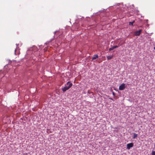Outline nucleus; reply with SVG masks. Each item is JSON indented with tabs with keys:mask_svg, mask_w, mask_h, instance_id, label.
Instances as JSON below:
<instances>
[{
	"mask_svg": "<svg viewBox=\"0 0 155 155\" xmlns=\"http://www.w3.org/2000/svg\"><path fill=\"white\" fill-rule=\"evenodd\" d=\"M72 86V84L70 81H68L64 87L61 88V89L63 92H65L69 89Z\"/></svg>",
	"mask_w": 155,
	"mask_h": 155,
	"instance_id": "f257e3e1",
	"label": "nucleus"
},
{
	"mask_svg": "<svg viewBox=\"0 0 155 155\" xmlns=\"http://www.w3.org/2000/svg\"><path fill=\"white\" fill-rule=\"evenodd\" d=\"M6 74L5 72L2 70L0 71V78H3L4 77H7V76H5Z\"/></svg>",
	"mask_w": 155,
	"mask_h": 155,
	"instance_id": "f03ea898",
	"label": "nucleus"
},
{
	"mask_svg": "<svg viewBox=\"0 0 155 155\" xmlns=\"http://www.w3.org/2000/svg\"><path fill=\"white\" fill-rule=\"evenodd\" d=\"M127 87V85L123 83L120 85L119 86V90H124Z\"/></svg>",
	"mask_w": 155,
	"mask_h": 155,
	"instance_id": "7ed1b4c3",
	"label": "nucleus"
},
{
	"mask_svg": "<svg viewBox=\"0 0 155 155\" xmlns=\"http://www.w3.org/2000/svg\"><path fill=\"white\" fill-rule=\"evenodd\" d=\"M134 146V144L132 143H128L127 144V149L129 150L130 149L131 147H132Z\"/></svg>",
	"mask_w": 155,
	"mask_h": 155,
	"instance_id": "20e7f679",
	"label": "nucleus"
},
{
	"mask_svg": "<svg viewBox=\"0 0 155 155\" xmlns=\"http://www.w3.org/2000/svg\"><path fill=\"white\" fill-rule=\"evenodd\" d=\"M142 31V30L141 29L139 30L138 31H137L135 32L134 34L136 36H139L140 35L141 32Z\"/></svg>",
	"mask_w": 155,
	"mask_h": 155,
	"instance_id": "39448f33",
	"label": "nucleus"
},
{
	"mask_svg": "<svg viewBox=\"0 0 155 155\" xmlns=\"http://www.w3.org/2000/svg\"><path fill=\"white\" fill-rule=\"evenodd\" d=\"M118 46H117V45H115V46H113L111 48H110L109 49V51H111V50H113L114 49V48H118Z\"/></svg>",
	"mask_w": 155,
	"mask_h": 155,
	"instance_id": "423d86ee",
	"label": "nucleus"
},
{
	"mask_svg": "<svg viewBox=\"0 0 155 155\" xmlns=\"http://www.w3.org/2000/svg\"><path fill=\"white\" fill-rule=\"evenodd\" d=\"M98 56L97 54H94L93 55V57L92 58V60H95L96 58H98Z\"/></svg>",
	"mask_w": 155,
	"mask_h": 155,
	"instance_id": "0eeeda50",
	"label": "nucleus"
},
{
	"mask_svg": "<svg viewBox=\"0 0 155 155\" xmlns=\"http://www.w3.org/2000/svg\"><path fill=\"white\" fill-rule=\"evenodd\" d=\"M113 55L107 56V60H109L111 59L112 58H113Z\"/></svg>",
	"mask_w": 155,
	"mask_h": 155,
	"instance_id": "6e6552de",
	"label": "nucleus"
},
{
	"mask_svg": "<svg viewBox=\"0 0 155 155\" xmlns=\"http://www.w3.org/2000/svg\"><path fill=\"white\" fill-rule=\"evenodd\" d=\"M133 134L134 135V136H133V139H134L137 137L138 135H137V134L135 133H134Z\"/></svg>",
	"mask_w": 155,
	"mask_h": 155,
	"instance_id": "1a4fd4ad",
	"label": "nucleus"
},
{
	"mask_svg": "<svg viewBox=\"0 0 155 155\" xmlns=\"http://www.w3.org/2000/svg\"><path fill=\"white\" fill-rule=\"evenodd\" d=\"M134 22H135V21H134L132 22H129V25H133V23H134Z\"/></svg>",
	"mask_w": 155,
	"mask_h": 155,
	"instance_id": "9d476101",
	"label": "nucleus"
},
{
	"mask_svg": "<svg viewBox=\"0 0 155 155\" xmlns=\"http://www.w3.org/2000/svg\"><path fill=\"white\" fill-rule=\"evenodd\" d=\"M152 155H155V151H152Z\"/></svg>",
	"mask_w": 155,
	"mask_h": 155,
	"instance_id": "9b49d317",
	"label": "nucleus"
},
{
	"mask_svg": "<svg viewBox=\"0 0 155 155\" xmlns=\"http://www.w3.org/2000/svg\"><path fill=\"white\" fill-rule=\"evenodd\" d=\"M109 99H110V100H112L113 101V99L112 98H111V97H110V98H109Z\"/></svg>",
	"mask_w": 155,
	"mask_h": 155,
	"instance_id": "f8f14e48",
	"label": "nucleus"
},
{
	"mask_svg": "<svg viewBox=\"0 0 155 155\" xmlns=\"http://www.w3.org/2000/svg\"><path fill=\"white\" fill-rule=\"evenodd\" d=\"M113 94L114 96L115 95V94L114 92H113Z\"/></svg>",
	"mask_w": 155,
	"mask_h": 155,
	"instance_id": "ddd939ff",
	"label": "nucleus"
},
{
	"mask_svg": "<svg viewBox=\"0 0 155 155\" xmlns=\"http://www.w3.org/2000/svg\"><path fill=\"white\" fill-rule=\"evenodd\" d=\"M154 49L155 50V47H154Z\"/></svg>",
	"mask_w": 155,
	"mask_h": 155,
	"instance_id": "4468645a",
	"label": "nucleus"
}]
</instances>
